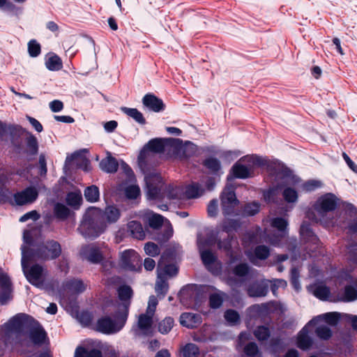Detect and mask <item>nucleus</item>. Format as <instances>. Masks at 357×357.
Masks as SVG:
<instances>
[{
  "label": "nucleus",
  "mask_w": 357,
  "mask_h": 357,
  "mask_svg": "<svg viewBox=\"0 0 357 357\" xmlns=\"http://www.w3.org/2000/svg\"><path fill=\"white\" fill-rule=\"evenodd\" d=\"M204 190L199 183H192L185 188L186 197L189 199L198 198L203 195Z\"/></svg>",
  "instance_id": "obj_39"
},
{
  "label": "nucleus",
  "mask_w": 357,
  "mask_h": 357,
  "mask_svg": "<svg viewBox=\"0 0 357 357\" xmlns=\"http://www.w3.org/2000/svg\"><path fill=\"white\" fill-rule=\"evenodd\" d=\"M74 357H102V353L98 349L89 350L83 346H78L75 349Z\"/></svg>",
  "instance_id": "obj_30"
},
{
  "label": "nucleus",
  "mask_w": 357,
  "mask_h": 357,
  "mask_svg": "<svg viewBox=\"0 0 357 357\" xmlns=\"http://www.w3.org/2000/svg\"><path fill=\"white\" fill-rule=\"evenodd\" d=\"M145 253L151 257H156L160 254V250L157 244L148 242L144 245Z\"/></svg>",
  "instance_id": "obj_61"
},
{
  "label": "nucleus",
  "mask_w": 357,
  "mask_h": 357,
  "mask_svg": "<svg viewBox=\"0 0 357 357\" xmlns=\"http://www.w3.org/2000/svg\"><path fill=\"white\" fill-rule=\"evenodd\" d=\"M153 324V314H141L138 319V326L142 330L149 329Z\"/></svg>",
  "instance_id": "obj_48"
},
{
  "label": "nucleus",
  "mask_w": 357,
  "mask_h": 357,
  "mask_svg": "<svg viewBox=\"0 0 357 357\" xmlns=\"http://www.w3.org/2000/svg\"><path fill=\"white\" fill-rule=\"evenodd\" d=\"M81 192H70L66 195V204L74 209H79L82 203Z\"/></svg>",
  "instance_id": "obj_33"
},
{
  "label": "nucleus",
  "mask_w": 357,
  "mask_h": 357,
  "mask_svg": "<svg viewBox=\"0 0 357 357\" xmlns=\"http://www.w3.org/2000/svg\"><path fill=\"white\" fill-rule=\"evenodd\" d=\"M297 347L302 350H307L311 348L313 344V340L308 335V331L306 326L299 332L297 337Z\"/></svg>",
  "instance_id": "obj_25"
},
{
  "label": "nucleus",
  "mask_w": 357,
  "mask_h": 357,
  "mask_svg": "<svg viewBox=\"0 0 357 357\" xmlns=\"http://www.w3.org/2000/svg\"><path fill=\"white\" fill-rule=\"evenodd\" d=\"M300 234L307 241L314 242L318 240L317 236L311 228L310 224L306 221H304L301 225Z\"/></svg>",
  "instance_id": "obj_36"
},
{
  "label": "nucleus",
  "mask_w": 357,
  "mask_h": 357,
  "mask_svg": "<svg viewBox=\"0 0 357 357\" xmlns=\"http://www.w3.org/2000/svg\"><path fill=\"white\" fill-rule=\"evenodd\" d=\"M202 165L208 172L215 176H219L221 172V162L214 157H209L203 160Z\"/></svg>",
  "instance_id": "obj_27"
},
{
  "label": "nucleus",
  "mask_w": 357,
  "mask_h": 357,
  "mask_svg": "<svg viewBox=\"0 0 357 357\" xmlns=\"http://www.w3.org/2000/svg\"><path fill=\"white\" fill-rule=\"evenodd\" d=\"M271 225L283 234L287 232L288 222L283 218L277 217L273 219Z\"/></svg>",
  "instance_id": "obj_59"
},
{
  "label": "nucleus",
  "mask_w": 357,
  "mask_h": 357,
  "mask_svg": "<svg viewBox=\"0 0 357 357\" xmlns=\"http://www.w3.org/2000/svg\"><path fill=\"white\" fill-rule=\"evenodd\" d=\"M225 320L232 325L240 322V315L237 311L232 309L227 310L224 314Z\"/></svg>",
  "instance_id": "obj_57"
},
{
  "label": "nucleus",
  "mask_w": 357,
  "mask_h": 357,
  "mask_svg": "<svg viewBox=\"0 0 357 357\" xmlns=\"http://www.w3.org/2000/svg\"><path fill=\"white\" fill-rule=\"evenodd\" d=\"M201 292L197 285L188 284L184 286L179 292L181 302L188 307L197 305L199 301Z\"/></svg>",
  "instance_id": "obj_11"
},
{
  "label": "nucleus",
  "mask_w": 357,
  "mask_h": 357,
  "mask_svg": "<svg viewBox=\"0 0 357 357\" xmlns=\"http://www.w3.org/2000/svg\"><path fill=\"white\" fill-rule=\"evenodd\" d=\"M140 262L141 259L139 254L132 249L125 250L120 253L119 265L125 271H136L137 266Z\"/></svg>",
  "instance_id": "obj_9"
},
{
  "label": "nucleus",
  "mask_w": 357,
  "mask_h": 357,
  "mask_svg": "<svg viewBox=\"0 0 357 357\" xmlns=\"http://www.w3.org/2000/svg\"><path fill=\"white\" fill-rule=\"evenodd\" d=\"M341 314L337 312H326L313 317L307 324L308 326H316L320 321H324L327 324L335 326L340 321Z\"/></svg>",
  "instance_id": "obj_19"
},
{
  "label": "nucleus",
  "mask_w": 357,
  "mask_h": 357,
  "mask_svg": "<svg viewBox=\"0 0 357 357\" xmlns=\"http://www.w3.org/2000/svg\"><path fill=\"white\" fill-rule=\"evenodd\" d=\"M38 197V191L34 186H29L13 195L15 204L24 206L33 203Z\"/></svg>",
  "instance_id": "obj_12"
},
{
  "label": "nucleus",
  "mask_w": 357,
  "mask_h": 357,
  "mask_svg": "<svg viewBox=\"0 0 357 357\" xmlns=\"http://www.w3.org/2000/svg\"><path fill=\"white\" fill-rule=\"evenodd\" d=\"M85 199L89 203H95L100 199V190L96 185L86 187L84 190Z\"/></svg>",
  "instance_id": "obj_34"
},
{
  "label": "nucleus",
  "mask_w": 357,
  "mask_h": 357,
  "mask_svg": "<svg viewBox=\"0 0 357 357\" xmlns=\"http://www.w3.org/2000/svg\"><path fill=\"white\" fill-rule=\"evenodd\" d=\"M197 151V146L191 142H186L182 148L181 158L185 159L194 156Z\"/></svg>",
  "instance_id": "obj_50"
},
{
  "label": "nucleus",
  "mask_w": 357,
  "mask_h": 357,
  "mask_svg": "<svg viewBox=\"0 0 357 357\" xmlns=\"http://www.w3.org/2000/svg\"><path fill=\"white\" fill-rule=\"evenodd\" d=\"M199 252L202 263L205 266V267L208 271H211L212 273H214V271L211 268L210 266L217 261V256L211 250H199Z\"/></svg>",
  "instance_id": "obj_32"
},
{
  "label": "nucleus",
  "mask_w": 357,
  "mask_h": 357,
  "mask_svg": "<svg viewBox=\"0 0 357 357\" xmlns=\"http://www.w3.org/2000/svg\"><path fill=\"white\" fill-rule=\"evenodd\" d=\"M331 294V290L326 285H318L314 290V295L320 300L326 301Z\"/></svg>",
  "instance_id": "obj_55"
},
{
  "label": "nucleus",
  "mask_w": 357,
  "mask_h": 357,
  "mask_svg": "<svg viewBox=\"0 0 357 357\" xmlns=\"http://www.w3.org/2000/svg\"><path fill=\"white\" fill-rule=\"evenodd\" d=\"M180 324L188 328H195L202 322V317L199 314L183 312L179 318Z\"/></svg>",
  "instance_id": "obj_20"
},
{
  "label": "nucleus",
  "mask_w": 357,
  "mask_h": 357,
  "mask_svg": "<svg viewBox=\"0 0 357 357\" xmlns=\"http://www.w3.org/2000/svg\"><path fill=\"white\" fill-rule=\"evenodd\" d=\"M357 299V290L352 285H346L344 289V295L340 301L343 302H352Z\"/></svg>",
  "instance_id": "obj_46"
},
{
  "label": "nucleus",
  "mask_w": 357,
  "mask_h": 357,
  "mask_svg": "<svg viewBox=\"0 0 357 357\" xmlns=\"http://www.w3.org/2000/svg\"><path fill=\"white\" fill-rule=\"evenodd\" d=\"M125 195L129 199H135L140 195V189L137 185H129L125 190Z\"/></svg>",
  "instance_id": "obj_64"
},
{
  "label": "nucleus",
  "mask_w": 357,
  "mask_h": 357,
  "mask_svg": "<svg viewBox=\"0 0 357 357\" xmlns=\"http://www.w3.org/2000/svg\"><path fill=\"white\" fill-rule=\"evenodd\" d=\"M128 231L130 235L137 239L142 240L145 237V232L140 222L137 220L130 221L128 225Z\"/></svg>",
  "instance_id": "obj_28"
},
{
  "label": "nucleus",
  "mask_w": 357,
  "mask_h": 357,
  "mask_svg": "<svg viewBox=\"0 0 357 357\" xmlns=\"http://www.w3.org/2000/svg\"><path fill=\"white\" fill-rule=\"evenodd\" d=\"M282 196L284 199L288 203L296 202L298 197L297 191L291 187H287L283 190Z\"/></svg>",
  "instance_id": "obj_56"
},
{
  "label": "nucleus",
  "mask_w": 357,
  "mask_h": 357,
  "mask_svg": "<svg viewBox=\"0 0 357 357\" xmlns=\"http://www.w3.org/2000/svg\"><path fill=\"white\" fill-rule=\"evenodd\" d=\"M98 211L101 213V220L106 225L115 223L118 221L121 216L120 210L115 206H108L104 210L98 208Z\"/></svg>",
  "instance_id": "obj_21"
},
{
  "label": "nucleus",
  "mask_w": 357,
  "mask_h": 357,
  "mask_svg": "<svg viewBox=\"0 0 357 357\" xmlns=\"http://www.w3.org/2000/svg\"><path fill=\"white\" fill-rule=\"evenodd\" d=\"M9 203L11 205H14L15 202L12 199V193L8 188H1L0 189V204Z\"/></svg>",
  "instance_id": "obj_62"
},
{
  "label": "nucleus",
  "mask_w": 357,
  "mask_h": 357,
  "mask_svg": "<svg viewBox=\"0 0 357 357\" xmlns=\"http://www.w3.org/2000/svg\"><path fill=\"white\" fill-rule=\"evenodd\" d=\"M100 214L95 206L89 207L84 213L77 229L85 238L95 239L106 230L107 225L101 220Z\"/></svg>",
  "instance_id": "obj_3"
},
{
  "label": "nucleus",
  "mask_w": 357,
  "mask_h": 357,
  "mask_svg": "<svg viewBox=\"0 0 357 357\" xmlns=\"http://www.w3.org/2000/svg\"><path fill=\"white\" fill-rule=\"evenodd\" d=\"M13 284L9 276L5 273H0V302L4 305L12 298Z\"/></svg>",
  "instance_id": "obj_17"
},
{
  "label": "nucleus",
  "mask_w": 357,
  "mask_h": 357,
  "mask_svg": "<svg viewBox=\"0 0 357 357\" xmlns=\"http://www.w3.org/2000/svg\"><path fill=\"white\" fill-rule=\"evenodd\" d=\"M181 352L183 357H198L199 348L194 343H188L183 347Z\"/></svg>",
  "instance_id": "obj_44"
},
{
  "label": "nucleus",
  "mask_w": 357,
  "mask_h": 357,
  "mask_svg": "<svg viewBox=\"0 0 357 357\" xmlns=\"http://www.w3.org/2000/svg\"><path fill=\"white\" fill-rule=\"evenodd\" d=\"M243 352L248 357H261V353L255 342H248L244 347Z\"/></svg>",
  "instance_id": "obj_45"
},
{
  "label": "nucleus",
  "mask_w": 357,
  "mask_h": 357,
  "mask_svg": "<svg viewBox=\"0 0 357 357\" xmlns=\"http://www.w3.org/2000/svg\"><path fill=\"white\" fill-rule=\"evenodd\" d=\"M180 189L177 186L169 184L163 187L162 195H164V199H176L180 197Z\"/></svg>",
  "instance_id": "obj_42"
},
{
  "label": "nucleus",
  "mask_w": 357,
  "mask_h": 357,
  "mask_svg": "<svg viewBox=\"0 0 357 357\" xmlns=\"http://www.w3.org/2000/svg\"><path fill=\"white\" fill-rule=\"evenodd\" d=\"M241 160L252 166L257 167H265L273 174H278L280 173V164L278 161H272L257 155H245L242 157Z\"/></svg>",
  "instance_id": "obj_8"
},
{
  "label": "nucleus",
  "mask_w": 357,
  "mask_h": 357,
  "mask_svg": "<svg viewBox=\"0 0 357 357\" xmlns=\"http://www.w3.org/2000/svg\"><path fill=\"white\" fill-rule=\"evenodd\" d=\"M337 207V199L333 193H326L319 197L312 205V212L307 216L316 222L327 224L331 218L327 217L328 213L334 211Z\"/></svg>",
  "instance_id": "obj_4"
},
{
  "label": "nucleus",
  "mask_w": 357,
  "mask_h": 357,
  "mask_svg": "<svg viewBox=\"0 0 357 357\" xmlns=\"http://www.w3.org/2000/svg\"><path fill=\"white\" fill-rule=\"evenodd\" d=\"M28 53L31 57H37L41 53L40 44L35 39H31L27 44Z\"/></svg>",
  "instance_id": "obj_54"
},
{
  "label": "nucleus",
  "mask_w": 357,
  "mask_h": 357,
  "mask_svg": "<svg viewBox=\"0 0 357 357\" xmlns=\"http://www.w3.org/2000/svg\"><path fill=\"white\" fill-rule=\"evenodd\" d=\"M65 289L76 294H80L86 290V285L82 280L72 278L66 280L63 282Z\"/></svg>",
  "instance_id": "obj_22"
},
{
  "label": "nucleus",
  "mask_w": 357,
  "mask_h": 357,
  "mask_svg": "<svg viewBox=\"0 0 357 357\" xmlns=\"http://www.w3.org/2000/svg\"><path fill=\"white\" fill-rule=\"evenodd\" d=\"M13 330L17 334L28 329L30 341L36 346H42L49 342L47 333L40 323L31 315L19 314L11 320Z\"/></svg>",
  "instance_id": "obj_2"
},
{
  "label": "nucleus",
  "mask_w": 357,
  "mask_h": 357,
  "mask_svg": "<svg viewBox=\"0 0 357 357\" xmlns=\"http://www.w3.org/2000/svg\"><path fill=\"white\" fill-rule=\"evenodd\" d=\"M269 282H271V280L264 279L250 283L246 289L248 296L252 298L266 296L268 293Z\"/></svg>",
  "instance_id": "obj_14"
},
{
  "label": "nucleus",
  "mask_w": 357,
  "mask_h": 357,
  "mask_svg": "<svg viewBox=\"0 0 357 357\" xmlns=\"http://www.w3.org/2000/svg\"><path fill=\"white\" fill-rule=\"evenodd\" d=\"M100 167L102 171L112 174L117 172L119 162L114 157L109 155L100 161Z\"/></svg>",
  "instance_id": "obj_26"
},
{
  "label": "nucleus",
  "mask_w": 357,
  "mask_h": 357,
  "mask_svg": "<svg viewBox=\"0 0 357 357\" xmlns=\"http://www.w3.org/2000/svg\"><path fill=\"white\" fill-rule=\"evenodd\" d=\"M173 235V230L172 228L165 229L162 232L157 234L155 239L159 243H164L167 242Z\"/></svg>",
  "instance_id": "obj_63"
},
{
  "label": "nucleus",
  "mask_w": 357,
  "mask_h": 357,
  "mask_svg": "<svg viewBox=\"0 0 357 357\" xmlns=\"http://www.w3.org/2000/svg\"><path fill=\"white\" fill-rule=\"evenodd\" d=\"M26 145L27 153L31 155H36L38 153V142L37 138L31 132H27Z\"/></svg>",
  "instance_id": "obj_41"
},
{
  "label": "nucleus",
  "mask_w": 357,
  "mask_h": 357,
  "mask_svg": "<svg viewBox=\"0 0 357 357\" xmlns=\"http://www.w3.org/2000/svg\"><path fill=\"white\" fill-rule=\"evenodd\" d=\"M254 335L259 341H266L271 336V331L268 326H259L255 330Z\"/></svg>",
  "instance_id": "obj_49"
},
{
  "label": "nucleus",
  "mask_w": 357,
  "mask_h": 357,
  "mask_svg": "<svg viewBox=\"0 0 357 357\" xmlns=\"http://www.w3.org/2000/svg\"><path fill=\"white\" fill-rule=\"evenodd\" d=\"M255 167L240 159L231 167V173L236 178L246 179L253 176Z\"/></svg>",
  "instance_id": "obj_15"
},
{
  "label": "nucleus",
  "mask_w": 357,
  "mask_h": 357,
  "mask_svg": "<svg viewBox=\"0 0 357 357\" xmlns=\"http://www.w3.org/2000/svg\"><path fill=\"white\" fill-rule=\"evenodd\" d=\"M142 103L144 107L154 112H160L165 109V105L162 100L151 93L144 95L142 98Z\"/></svg>",
  "instance_id": "obj_18"
},
{
  "label": "nucleus",
  "mask_w": 357,
  "mask_h": 357,
  "mask_svg": "<svg viewBox=\"0 0 357 357\" xmlns=\"http://www.w3.org/2000/svg\"><path fill=\"white\" fill-rule=\"evenodd\" d=\"M147 196L149 199L153 200L161 201L164 199V195H162L163 185H157L153 183L147 182Z\"/></svg>",
  "instance_id": "obj_29"
},
{
  "label": "nucleus",
  "mask_w": 357,
  "mask_h": 357,
  "mask_svg": "<svg viewBox=\"0 0 357 357\" xmlns=\"http://www.w3.org/2000/svg\"><path fill=\"white\" fill-rule=\"evenodd\" d=\"M270 255V248L265 245H257L252 250L246 252L249 261L255 266H259V261L267 259Z\"/></svg>",
  "instance_id": "obj_16"
},
{
  "label": "nucleus",
  "mask_w": 357,
  "mask_h": 357,
  "mask_svg": "<svg viewBox=\"0 0 357 357\" xmlns=\"http://www.w3.org/2000/svg\"><path fill=\"white\" fill-rule=\"evenodd\" d=\"M315 334L319 339L328 340L332 337L333 332L328 326L321 325L316 328Z\"/></svg>",
  "instance_id": "obj_52"
},
{
  "label": "nucleus",
  "mask_w": 357,
  "mask_h": 357,
  "mask_svg": "<svg viewBox=\"0 0 357 357\" xmlns=\"http://www.w3.org/2000/svg\"><path fill=\"white\" fill-rule=\"evenodd\" d=\"M54 215L59 220H66L70 215V210L62 203H56L54 206Z\"/></svg>",
  "instance_id": "obj_40"
},
{
  "label": "nucleus",
  "mask_w": 357,
  "mask_h": 357,
  "mask_svg": "<svg viewBox=\"0 0 357 357\" xmlns=\"http://www.w3.org/2000/svg\"><path fill=\"white\" fill-rule=\"evenodd\" d=\"M260 205L258 202H253L252 203L246 204L243 209L244 215L248 216H252L259 212Z\"/></svg>",
  "instance_id": "obj_58"
},
{
  "label": "nucleus",
  "mask_w": 357,
  "mask_h": 357,
  "mask_svg": "<svg viewBox=\"0 0 357 357\" xmlns=\"http://www.w3.org/2000/svg\"><path fill=\"white\" fill-rule=\"evenodd\" d=\"M116 319L118 324H119V327H117L116 321L112 319L109 317H102L97 321L96 326V331L104 334H111L120 331L124 324L119 321L116 318Z\"/></svg>",
  "instance_id": "obj_13"
},
{
  "label": "nucleus",
  "mask_w": 357,
  "mask_h": 357,
  "mask_svg": "<svg viewBox=\"0 0 357 357\" xmlns=\"http://www.w3.org/2000/svg\"><path fill=\"white\" fill-rule=\"evenodd\" d=\"M197 248L198 250H209L208 248L213 246L215 243V238L213 236L208 237H198L197 238Z\"/></svg>",
  "instance_id": "obj_51"
},
{
  "label": "nucleus",
  "mask_w": 357,
  "mask_h": 357,
  "mask_svg": "<svg viewBox=\"0 0 357 357\" xmlns=\"http://www.w3.org/2000/svg\"><path fill=\"white\" fill-rule=\"evenodd\" d=\"M85 258L91 263L97 264L102 262L104 259L102 253L100 248L95 245L90 246L84 252Z\"/></svg>",
  "instance_id": "obj_24"
},
{
  "label": "nucleus",
  "mask_w": 357,
  "mask_h": 357,
  "mask_svg": "<svg viewBox=\"0 0 357 357\" xmlns=\"http://www.w3.org/2000/svg\"><path fill=\"white\" fill-rule=\"evenodd\" d=\"M170 142L181 144L182 140L178 138H153L143 146L138 155L137 163L144 174H149L157 165L155 154L163 153L167 145L173 144Z\"/></svg>",
  "instance_id": "obj_1"
},
{
  "label": "nucleus",
  "mask_w": 357,
  "mask_h": 357,
  "mask_svg": "<svg viewBox=\"0 0 357 357\" xmlns=\"http://www.w3.org/2000/svg\"><path fill=\"white\" fill-rule=\"evenodd\" d=\"M241 227V221L235 219H225L221 225L222 231L226 232L228 235L233 231H237Z\"/></svg>",
  "instance_id": "obj_37"
},
{
  "label": "nucleus",
  "mask_w": 357,
  "mask_h": 357,
  "mask_svg": "<svg viewBox=\"0 0 357 357\" xmlns=\"http://www.w3.org/2000/svg\"><path fill=\"white\" fill-rule=\"evenodd\" d=\"M221 208L225 216L231 215L234 212V208L239 204L234 190L227 189L222 191L220 195Z\"/></svg>",
  "instance_id": "obj_10"
},
{
  "label": "nucleus",
  "mask_w": 357,
  "mask_h": 357,
  "mask_svg": "<svg viewBox=\"0 0 357 357\" xmlns=\"http://www.w3.org/2000/svg\"><path fill=\"white\" fill-rule=\"evenodd\" d=\"M22 249V260L21 264L24 274L26 280L33 286L38 287L42 283V278L43 274V267L38 264H35L31 266H29V262L37 259L36 257L29 258L28 255L30 254L26 250Z\"/></svg>",
  "instance_id": "obj_6"
},
{
  "label": "nucleus",
  "mask_w": 357,
  "mask_h": 357,
  "mask_svg": "<svg viewBox=\"0 0 357 357\" xmlns=\"http://www.w3.org/2000/svg\"><path fill=\"white\" fill-rule=\"evenodd\" d=\"M30 254L28 257H36L37 259L43 261L54 260L59 258L62 253L61 244L55 240H47L45 242L38 244L36 248L22 246Z\"/></svg>",
  "instance_id": "obj_5"
},
{
  "label": "nucleus",
  "mask_w": 357,
  "mask_h": 357,
  "mask_svg": "<svg viewBox=\"0 0 357 357\" xmlns=\"http://www.w3.org/2000/svg\"><path fill=\"white\" fill-rule=\"evenodd\" d=\"M233 236L227 234V236L223 239H220L218 241V247L220 250H223L225 252H230L232 248L231 241Z\"/></svg>",
  "instance_id": "obj_60"
},
{
  "label": "nucleus",
  "mask_w": 357,
  "mask_h": 357,
  "mask_svg": "<svg viewBox=\"0 0 357 357\" xmlns=\"http://www.w3.org/2000/svg\"><path fill=\"white\" fill-rule=\"evenodd\" d=\"M250 271V266L246 263H240L236 265L232 273L237 277L244 278L248 275Z\"/></svg>",
  "instance_id": "obj_53"
},
{
  "label": "nucleus",
  "mask_w": 357,
  "mask_h": 357,
  "mask_svg": "<svg viewBox=\"0 0 357 357\" xmlns=\"http://www.w3.org/2000/svg\"><path fill=\"white\" fill-rule=\"evenodd\" d=\"M117 292L119 300L123 303L119 305V310L116 312L114 317L123 324H125L128 317L133 291L129 285L123 284L118 288Z\"/></svg>",
  "instance_id": "obj_7"
},
{
  "label": "nucleus",
  "mask_w": 357,
  "mask_h": 357,
  "mask_svg": "<svg viewBox=\"0 0 357 357\" xmlns=\"http://www.w3.org/2000/svg\"><path fill=\"white\" fill-rule=\"evenodd\" d=\"M45 66L49 70L58 71L63 68V62L57 54L53 53L46 59Z\"/></svg>",
  "instance_id": "obj_35"
},
{
  "label": "nucleus",
  "mask_w": 357,
  "mask_h": 357,
  "mask_svg": "<svg viewBox=\"0 0 357 357\" xmlns=\"http://www.w3.org/2000/svg\"><path fill=\"white\" fill-rule=\"evenodd\" d=\"M169 290V284L166 277L162 274H158L157 280L155 285V291L157 297L160 300L163 299Z\"/></svg>",
  "instance_id": "obj_23"
},
{
  "label": "nucleus",
  "mask_w": 357,
  "mask_h": 357,
  "mask_svg": "<svg viewBox=\"0 0 357 357\" xmlns=\"http://www.w3.org/2000/svg\"><path fill=\"white\" fill-rule=\"evenodd\" d=\"M121 110L128 116L132 118L138 123L141 125H145L146 123V121L142 113L137 109L122 107Z\"/></svg>",
  "instance_id": "obj_38"
},
{
  "label": "nucleus",
  "mask_w": 357,
  "mask_h": 357,
  "mask_svg": "<svg viewBox=\"0 0 357 357\" xmlns=\"http://www.w3.org/2000/svg\"><path fill=\"white\" fill-rule=\"evenodd\" d=\"M160 266V262L158 263V274H162L164 277H166L167 275L169 277H174L177 275L178 273V267L174 264H165V266L161 269H159Z\"/></svg>",
  "instance_id": "obj_43"
},
{
  "label": "nucleus",
  "mask_w": 357,
  "mask_h": 357,
  "mask_svg": "<svg viewBox=\"0 0 357 357\" xmlns=\"http://www.w3.org/2000/svg\"><path fill=\"white\" fill-rule=\"evenodd\" d=\"M174 325V320L171 317H167L158 324V331L162 334L169 333Z\"/></svg>",
  "instance_id": "obj_47"
},
{
  "label": "nucleus",
  "mask_w": 357,
  "mask_h": 357,
  "mask_svg": "<svg viewBox=\"0 0 357 357\" xmlns=\"http://www.w3.org/2000/svg\"><path fill=\"white\" fill-rule=\"evenodd\" d=\"M227 297V294L221 291L216 293H212L208 297V305L211 309H218L222 305Z\"/></svg>",
  "instance_id": "obj_31"
}]
</instances>
